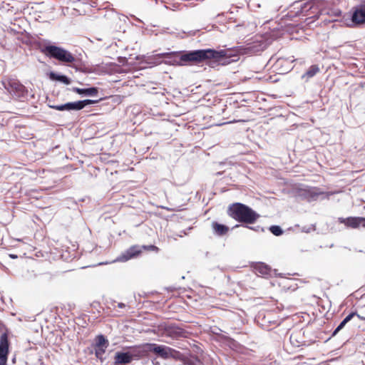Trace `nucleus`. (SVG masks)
<instances>
[{"label": "nucleus", "instance_id": "obj_1", "mask_svg": "<svg viewBox=\"0 0 365 365\" xmlns=\"http://www.w3.org/2000/svg\"><path fill=\"white\" fill-rule=\"evenodd\" d=\"M242 48L241 47L230 48L220 51L207 48L198 49V51L195 52L194 54L195 56L201 58V61L207 59H214L222 63H229L230 62L237 61L239 54L242 53Z\"/></svg>", "mask_w": 365, "mask_h": 365}, {"label": "nucleus", "instance_id": "obj_2", "mask_svg": "<svg viewBox=\"0 0 365 365\" xmlns=\"http://www.w3.org/2000/svg\"><path fill=\"white\" fill-rule=\"evenodd\" d=\"M324 1L322 0H309L305 2L296 1L293 4L294 11H291V16H307L309 19H317L320 15H323Z\"/></svg>", "mask_w": 365, "mask_h": 365}, {"label": "nucleus", "instance_id": "obj_3", "mask_svg": "<svg viewBox=\"0 0 365 365\" xmlns=\"http://www.w3.org/2000/svg\"><path fill=\"white\" fill-rule=\"evenodd\" d=\"M227 214L237 222L246 225L254 224L259 217L257 212L241 202L231 204L227 209Z\"/></svg>", "mask_w": 365, "mask_h": 365}, {"label": "nucleus", "instance_id": "obj_4", "mask_svg": "<svg viewBox=\"0 0 365 365\" xmlns=\"http://www.w3.org/2000/svg\"><path fill=\"white\" fill-rule=\"evenodd\" d=\"M198 50L187 51L183 54L178 52L162 53L157 56L159 58H164V62L170 65H182L185 62H201V58L195 56Z\"/></svg>", "mask_w": 365, "mask_h": 365}, {"label": "nucleus", "instance_id": "obj_5", "mask_svg": "<svg viewBox=\"0 0 365 365\" xmlns=\"http://www.w3.org/2000/svg\"><path fill=\"white\" fill-rule=\"evenodd\" d=\"M41 52L46 56L53 58L63 63H73L75 58L68 51L54 45H47L41 48Z\"/></svg>", "mask_w": 365, "mask_h": 365}, {"label": "nucleus", "instance_id": "obj_6", "mask_svg": "<svg viewBox=\"0 0 365 365\" xmlns=\"http://www.w3.org/2000/svg\"><path fill=\"white\" fill-rule=\"evenodd\" d=\"M1 84L5 90L16 98L24 101L27 98L28 90L19 81L15 79H8L1 81Z\"/></svg>", "mask_w": 365, "mask_h": 365}, {"label": "nucleus", "instance_id": "obj_7", "mask_svg": "<svg viewBox=\"0 0 365 365\" xmlns=\"http://www.w3.org/2000/svg\"><path fill=\"white\" fill-rule=\"evenodd\" d=\"M147 347L148 352H153L158 356L164 359L169 358L179 359L181 356L180 351L165 345L148 343Z\"/></svg>", "mask_w": 365, "mask_h": 365}, {"label": "nucleus", "instance_id": "obj_8", "mask_svg": "<svg viewBox=\"0 0 365 365\" xmlns=\"http://www.w3.org/2000/svg\"><path fill=\"white\" fill-rule=\"evenodd\" d=\"M142 249L149 251L158 252L159 248L155 245H143L140 247L138 245H134L128 249L125 252L122 253L120 256L117 257L115 262H126L132 258H135L138 256L141 252Z\"/></svg>", "mask_w": 365, "mask_h": 365}, {"label": "nucleus", "instance_id": "obj_9", "mask_svg": "<svg viewBox=\"0 0 365 365\" xmlns=\"http://www.w3.org/2000/svg\"><path fill=\"white\" fill-rule=\"evenodd\" d=\"M9 342L6 333H3L0 336V365H6L9 351Z\"/></svg>", "mask_w": 365, "mask_h": 365}, {"label": "nucleus", "instance_id": "obj_10", "mask_svg": "<svg viewBox=\"0 0 365 365\" xmlns=\"http://www.w3.org/2000/svg\"><path fill=\"white\" fill-rule=\"evenodd\" d=\"M351 21L355 25H359L365 23V2H363L353 8Z\"/></svg>", "mask_w": 365, "mask_h": 365}, {"label": "nucleus", "instance_id": "obj_11", "mask_svg": "<svg viewBox=\"0 0 365 365\" xmlns=\"http://www.w3.org/2000/svg\"><path fill=\"white\" fill-rule=\"evenodd\" d=\"M148 345V343H145L140 346H133L128 349V352L132 359L137 360L141 358L142 356H144L147 354L148 352V349H147V346Z\"/></svg>", "mask_w": 365, "mask_h": 365}, {"label": "nucleus", "instance_id": "obj_12", "mask_svg": "<svg viewBox=\"0 0 365 365\" xmlns=\"http://www.w3.org/2000/svg\"><path fill=\"white\" fill-rule=\"evenodd\" d=\"M163 335L175 339L185 336V331L177 326L168 325L165 327Z\"/></svg>", "mask_w": 365, "mask_h": 365}, {"label": "nucleus", "instance_id": "obj_13", "mask_svg": "<svg viewBox=\"0 0 365 365\" xmlns=\"http://www.w3.org/2000/svg\"><path fill=\"white\" fill-rule=\"evenodd\" d=\"M114 360V365H125L132 361L128 351L115 352Z\"/></svg>", "mask_w": 365, "mask_h": 365}, {"label": "nucleus", "instance_id": "obj_14", "mask_svg": "<svg viewBox=\"0 0 365 365\" xmlns=\"http://www.w3.org/2000/svg\"><path fill=\"white\" fill-rule=\"evenodd\" d=\"M72 91L81 96H97L98 94V88L97 87H89L86 88H80L73 87Z\"/></svg>", "mask_w": 365, "mask_h": 365}, {"label": "nucleus", "instance_id": "obj_15", "mask_svg": "<svg viewBox=\"0 0 365 365\" xmlns=\"http://www.w3.org/2000/svg\"><path fill=\"white\" fill-rule=\"evenodd\" d=\"M48 78L53 81L61 82L65 85H69L71 83V80L67 76L51 71L48 73Z\"/></svg>", "mask_w": 365, "mask_h": 365}, {"label": "nucleus", "instance_id": "obj_16", "mask_svg": "<svg viewBox=\"0 0 365 365\" xmlns=\"http://www.w3.org/2000/svg\"><path fill=\"white\" fill-rule=\"evenodd\" d=\"M339 221L344 223L347 227L356 228L362 222H365V217H347L346 219L339 218Z\"/></svg>", "mask_w": 365, "mask_h": 365}, {"label": "nucleus", "instance_id": "obj_17", "mask_svg": "<svg viewBox=\"0 0 365 365\" xmlns=\"http://www.w3.org/2000/svg\"><path fill=\"white\" fill-rule=\"evenodd\" d=\"M49 108L55 109L59 111H71V110H77L76 101L74 102H68L64 104L61 105H48Z\"/></svg>", "mask_w": 365, "mask_h": 365}, {"label": "nucleus", "instance_id": "obj_18", "mask_svg": "<svg viewBox=\"0 0 365 365\" xmlns=\"http://www.w3.org/2000/svg\"><path fill=\"white\" fill-rule=\"evenodd\" d=\"M212 227L215 234L219 236H222L225 235L229 230L227 226L223 224H220L217 222H213L212 224Z\"/></svg>", "mask_w": 365, "mask_h": 365}, {"label": "nucleus", "instance_id": "obj_19", "mask_svg": "<svg viewBox=\"0 0 365 365\" xmlns=\"http://www.w3.org/2000/svg\"><path fill=\"white\" fill-rule=\"evenodd\" d=\"M319 71V68L317 65L311 66L308 70L302 76V78L305 81H308L311 78L314 77Z\"/></svg>", "mask_w": 365, "mask_h": 365}, {"label": "nucleus", "instance_id": "obj_20", "mask_svg": "<svg viewBox=\"0 0 365 365\" xmlns=\"http://www.w3.org/2000/svg\"><path fill=\"white\" fill-rule=\"evenodd\" d=\"M101 100V98H100L98 100L85 99V100H82V101H76L77 110H80L84 108L85 107H86L87 106L97 103Z\"/></svg>", "mask_w": 365, "mask_h": 365}, {"label": "nucleus", "instance_id": "obj_21", "mask_svg": "<svg viewBox=\"0 0 365 365\" xmlns=\"http://www.w3.org/2000/svg\"><path fill=\"white\" fill-rule=\"evenodd\" d=\"M108 341L103 334H99L96 336L95 339V344L93 345L94 347H108Z\"/></svg>", "mask_w": 365, "mask_h": 365}, {"label": "nucleus", "instance_id": "obj_22", "mask_svg": "<svg viewBox=\"0 0 365 365\" xmlns=\"http://www.w3.org/2000/svg\"><path fill=\"white\" fill-rule=\"evenodd\" d=\"M255 269L257 272L263 275L268 274L270 270L269 267L262 262H259L257 264H256Z\"/></svg>", "mask_w": 365, "mask_h": 365}, {"label": "nucleus", "instance_id": "obj_23", "mask_svg": "<svg viewBox=\"0 0 365 365\" xmlns=\"http://www.w3.org/2000/svg\"><path fill=\"white\" fill-rule=\"evenodd\" d=\"M107 347H94V351L96 356L101 361H103V356L106 352Z\"/></svg>", "mask_w": 365, "mask_h": 365}, {"label": "nucleus", "instance_id": "obj_24", "mask_svg": "<svg viewBox=\"0 0 365 365\" xmlns=\"http://www.w3.org/2000/svg\"><path fill=\"white\" fill-rule=\"evenodd\" d=\"M269 230L275 236H280L283 234V230L279 225H272Z\"/></svg>", "mask_w": 365, "mask_h": 365}, {"label": "nucleus", "instance_id": "obj_25", "mask_svg": "<svg viewBox=\"0 0 365 365\" xmlns=\"http://www.w3.org/2000/svg\"><path fill=\"white\" fill-rule=\"evenodd\" d=\"M346 324H347V323H346L345 321L342 320V321L340 322V324L337 326V327L334 330V331H333V333H332L331 336H334L336 335V334H337V333H338L339 331H341V329L345 327V325H346Z\"/></svg>", "mask_w": 365, "mask_h": 365}, {"label": "nucleus", "instance_id": "obj_26", "mask_svg": "<svg viewBox=\"0 0 365 365\" xmlns=\"http://www.w3.org/2000/svg\"><path fill=\"white\" fill-rule=\"evenodd\" d=\"M324 10L325 11L323 14H327L331 16H334V17H338V16H340L341 14V11L339 10H335V11H327L326 9H324Z\"/></svg>", "mask_w": 365, "mask_h": 365}, {"label": "nucleus", "instance_id": "obj_27", "mask_svg": "<svg viewBox=\"0 0 365 365\" xmlns=\"http://www.w3.org/2000/svg\"><path fill=\"white\" fill-rule=\"evenodd\" d=\"M356 314L355 312H351L343 320L345 321L346 323H348L351 319L353 318V317Z\"/></svg>", "mask_w": 365, "mask_h": 365}, {"label": "nucleus", "instance_id": "obj_28", "mask_svg": "<svg viewBox=\"0 0 365 365\" xmlns=\"http://www.w3.org/2000/svg\"><path fill=\"white\" fill-rule=\"evenodd\" d=\"M245 227H247V228H249V229L253 230H255V231H259V230H263V229H262V228H260V227H259V226H257V227H253L248 226V225H245Z\"/></svg>", "mask_w": 365, "mask_h": 365}, {"label": "nucleus", "instance_id": "obj_29", "mask_svg": "<svg viewBox=\"0 0 365 365\" xmlns=\"http://www.w3.org/2000/svg\"><path fill=\"white\" fill-rule=\"evenodd\" d=\"M311 230H314V226H312V227H309L308 229H306L305 227H303L302 231L304 232H310Z\"/></svg>", "mask_w": 365, "mask_h": 365}, {"label": "nucleus", "instance_id": "obj_30", "mask_svg": "<svg viewBox=\"0 0 365 365\" xmlns=\"http://www.w3.org/2000/svg\"><path fill=\"white\" fill-rule=\"evenodd\" d=\"M118 307L123 309V308L126 307V304L123 302H119V303H118Z\"/></svg>", "mask_w": 365, "mask_h": 365}, {"label": "nucleus", "instance_id": "obj_31", "mask_svg": "<svg viewBox=\"0 0 365 365\" xmlns=\"http://www.w3.org/2000/svg\"><path fill=\"white\" fill-rule=\"evenodd\" d=\"M152 363L153 365H160V363L158 361H157L155 359L152 360Z\"/></svg>", "mask_w": 365, "mask_h": 365}, {"label": "nucleus", "instance_id": "obj_32", "mask_svg": "<svg viewBox=\"0 0 365 365\" xmlns=\"http://www.w3.org/2000/svg\"><path fill=\"white\" fill-rule=\"evenodd\" d=\"M80 0H68L67 4H75L78 1H79Z\"/></svg>", "mask_w": 365, "mask_h": 365}, {"label": "nucleus", "instance_id": "obj_33", "mask_svg": "<svg viewBox=\"0 0 365 365\" xmlns=\"http://www.w3.org/2000/svg\"><path fill=\"white\" fill-rule=\"evenodd\" d=\"M9 256H10V257H11V258H12V259H16V258H17V256H16V255H12V254H11V255H10Z\"/></svg>", "mask_w": 365, "mask_h": 365}, {"label": "nucleus", "instance_id": "obj_34", "mask_svg": "<svg viewBox=\"0 0 365 365\" xmlns=\"http://www.w3.org/2000/svg\"><path fill=\"white\" fill-rule=\"evenodd\" d=\"M318 195H319L318 193H313L312 195L313 197H314V196H317Z\"/></svg>", "mask_w": 365, "mask_h": 365}, {"label": "nucleus", "instance_id": "obj_35", "mask_svg": "<svg viewBox=\"0 0 365 365\" xmlns=\"http://www.w3.org/2000/svg\"><path fill=\"white\" fill-rule=\"evenodd\" d=\"M336 21V19H331L329 20V21Z\"/></svg>", "mask_w": 365, "mask_h": 365}, {"label": "nucleus", "instance_id": "obj_36", "mask_svg": "<svg viewBox=\"0 0 365 365\" xmlns=\"http://www.w3.org/2000/svg\"><path fill=\"white\" fill-rule=\"evenodd\" d=\"M239 226V225H236L235 227H233V228L238 227Z\"/></svg>", "mask_w": 365, "mask_h": 365}, {"label": "nucleus", "instance_id": "obj_37", "mask_svg": "<svg viewBox=\"0 0 365 365\" xmlns=\"http://www.w3.org/2000/svg\"><path fill=\"white\" fill-rule=\"evenodd\" d=\"M363 226L365 227V224H363Z\"/></svg>", "mask_w": 365, "mask_h": 365}]
</instances>
